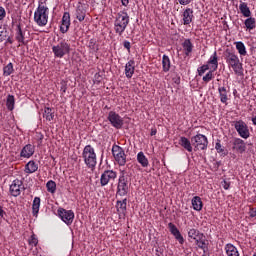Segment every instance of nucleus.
I'll return each mask as SVG.
<instances>
[{
    "label": "nucleus",
    "instance_id": "f257e3e1",
    "mask_svg": "<svg viewBox=\"0 0 256 256\" xmlns=\"http://www.w3.org/2000/svg\"><path fill=\"white\" fill-rule=\"evenodd\" d=\"M45 3V1L40 0L34 12V21L39 27H45L49 22V7Z\"/></svg>",
    "mask_w": 256,
    "mask_h": 256
},
{
    "label": "nucleus",
    "instance_id": "f03ea898",
    "mask_svg": "<svg viewBox=\"0 0 256 256\" xmlns=\"http://www.w3.org/2000/svg\"><path fill=\"white\" fill-rule=\"evenodd\" d=\"M127 25H129V14L126 11L118 12L114 20L115 34L121 37V35L125 33V29H127Z\"/></svg>",
    "mask_w": 256,
    "mask_h": 256
},
{
    "label": "nucleus",
    "instance_id": "7ed1b4c3",
    "mask_svg": "<svg viewBox=\"0 0 256 256\" xmlns=\"http://www.w3.org/2000/svg\"><path fill=\"white\" fill-rule=\"evenodd\" d=\"M82 158L88 169H95L97 167V153H95V148L91 145H86L82 151Z\"/></svg>",
    "mask_w": 256,
    "mask_h": 256
},
{
    "label": "nucleus",
    "instance_id": "20e7f679",
    "mask_svg": "<svg viewBox=\"0 0 256 256\" xmlns=\"http://www.w3.org/2000/svg\"><path fill=\"white\" fill-rule=\"evenodd\" d=\"M52 53H54V57L63 59L65 55L71 53V45L67 41L61 40L57 45L52 46Z\"/></svg>",
    "mask_w": 256,
    "mask_h": 256
},
{
    "label": "nucleus",
    "instance_id": "39448f33",
    "mask_svg": "<svg viewBox=\"0 0 256 256\" xmlns=\"http://www.w3.org/2000/svg\"><path fill=\"white\" fill-rule=\"evenodd\" d=\"M191 144L194 147V151H207L209 140L207 139V136L203 134H196L191 137Z\"/></svg>",
    "mask_w": 256,
    "mask_h": 256
},
{
    "label": "nucleus",
    "instance_id": "423d86ee",
    "mask_svg": "<svg viewBox=\"0 0 256 256\" xmlns=\"http://www.w3.org/2000/svg\"><path fill=\"white\" fill-rule=\"evenodd\" d=\"M112 155L120 167H125L127 164V154H125L123 147L114 144L112 146Z\"/></svg>",
    "mask_w": 256,
    "mask_h": 256
},
{
    "label": "nucleus",
    "instance_id": "0eeeda50",
    "mask_svg": "<svg viewBox=\"0 0 256 256\" xmlns=\"http://www.w3.org/2000/svg\"><path fill=\"white\" fill-rule=\"evenodd\" d=\"M129 193V180L127 176H125V172H122L118 178L116 195L119 197H125Z\"/></svg>",
    "mask_w": 256,
    "mask_h": 256
},
{
    "label": "nucleus",
    "instance_id": "6e6552de",
    "mask_svg": "<svg viewBox=\"0 0 256 256\" xmlns=\"http://www.w3.org/2000/svg\"><path fill=\"white\" fill-rule=\"evenodd\" d=\"M233 126L242 139H249L251 133L249 132V126H247V123L243 120H238L233 122Z\"/></svg>",
    "mask_w": 256,
    "mask_h": 256
},
{
    "label": "nucleus",
    "instance_id": "1a4fd4ad",
    "mask_svg": "<svg viewBox=\"0 0 256 256\" xmlns=\"http://www.w3.org/2000/svg\"><path fill=\"white\" fill-rule=\"evenodd\" d=\"M107 120L114 129H123L124 121L123 117L115 111H110L107 116Z\"/></svg>",
    "mask_w": 256,
    "mask_h": 256
},
{
    "label": "nucleus",
    "instance_id": "9d476101",
    "mask_svg": "<svg viewBox=\"0 0 256 256\" xmlns=\"http://www.w3.org/2000/svg\"><path fill=\"white\" fill-rule=\"evenodd\" d=\"M58 216L66 225H72L75 219V212L73 210H66L64 208H59L57 210Z\"/></svg>",
    "mask_w": 256,
    "mask_h": 256
},
{
    "label": "nucleus",
    "instance_id": "9b49d317",
    "mask_svg": "<svg viewBox=\"0 0 256 256\" xmlns=\"http://www.w3.org/2000/svg\"><path fill=\"white\" fill-rule=\"evenodd\" d=\"M117 179V172L114 170H105L100 176L101 187H107L111 181Z\"/></svg>",
    "mask_w": 256,
    "mask_h": 256
},
{
    "label": "nucleus",
    "instance_id": "f8f14e48",
    "mask_svg": "<svg viewBox=\"0 0 256 256\" xmlns=\"http://www.w3.org/2000/svg\"><path fill=\"white\" fill-rule=\"evenodd\" d=\"M15 41L18 43V47H22V45H28L29 43V41L25 39V32L21 28V24L16 25Z\"/></svg>",
    "mask_w": 256,
    "mask_h": 256
},
{
    "label": "nucleus",
    "instance_id": "ddd939ff",
    "mask_svg": "<svg viewBox=\"0 0 256 256\" xmlns=\"http://www.w3.org/2000/svg\"><path fill=\"white\" fill-rule=\"evenodd\" d=\"M232 150L236 153L243 154L247 151V144L241 138H234L232 141Z\"/></svg>",
    "mask_w": 256,
    "mask_h": 256
},
{
    "label": "nucleus",
    "instance_id": "4468645a",
    "mask_svg": "<svg viewBox=\"0 0 256 256\" xmlns=\"http://www.w3.org/2000/svg\"><path fill=\"white\" fill-rule=\"evenodd\" d=\"M168 229L171 235H173V237L176 239V241H178L180 245H183V243H185V238H183V235L179 231V228H177V226L173 224V222L168 223Z\"/></svg>",
    "mask_w": 256,
    "mask_h": 256
},
{
    "label": "nucleus",
    "instance_id": "2eb2a0df",
    "mask_svg": "<svg viewBox=\"0 0 256 256\" xmlns=\"http://www.w3.org/2000/svg\"><path fill=\"white\" fill-rule=\"evenodd\" d=\"M23 187V181L15 179L10 185V194L12 197H19L21 195V188Z\"/></svg>",
    "mask_w": 256,
    "mask_h": 256
},
{
    "label": "nucleus",
    "instance_id": "dca6fc26",
    "mask_svg": "<svg viewBox=\"0 0 256 256\" xmlns=\"http://www.w3.org/2000/svg\"><path fill=\"white\" fill-rule=\"evenodd\" d=\"M224 59L228 65V67H231L235 63H238L239 61H241V60H239V56H237V54H235V52H231L229 49H227L224 52Z\"/></svg>",
    "mask_w": 256,
    "mask_h": 256
},
{
    "label": "nucleus",
    "instance_id": "f3484780",
    "mask_svg": "<svg viewBox=\"0 0 256 256\" xmlns=\"http://www.w3.org/2000/svg\"><path fill=\"white\" fill-rule=\"evenodd\" d=\"M71 27V14L69 12H64L61 20L60 31L62 33H67Z\"/></svg>",
    "mask_w": 256,
    "mask_h": 256
},
{
    "label": "nucleus",
    "instance_id": "a211bd4d",
    "mask_svg": "<svg viewBox=\"0 0 256 256\" xmlns=\"http://www.w3.org/2000/svg\"><path fill=\"white\" fill-rule=\"evenodd\" d=\"M35 153V146L32 144H27L25 145L21 152H20V157H23L24 159H29V157H33Z\"/></svg>",
    "mask_w": 256,
    "mask_h": 256
},
{
    "label": "nucleus",
    "instance_id": "6ab92c4d",
    "mask_svg": "<svg viewBox=\"0 0 256 256\" xmlns=\"http://www.w3.org/2000/svg\"><path fill=\"white\" fill-rule=\"evenodd\" d=\"M193 17V10L186 8L182 13L183 25H191V23H193Z\"/></svg>",
    "mask_w": 256,
    "mask_h": 256
},
{
    "label": "nucleus",
    "instance_id": "aec40b11",
    "mask_svg": "<svg viewBox=\"0 0 256 256\" xmlns=\"http://www.w3.org/2000/svg\"><path fill=\"white\" fill-rule=\"evenodd\" d=\"M218 93L221 103H223L224 105H228L227 101H229V90H227V87L219 86Z\"/></svg>",
    "mask_w": 256,
    "mask_h": 256
},
{
    "label": "nucleus",
    "instance_id": "412c9836",
    "mask_svg": "<svg viewBox=\"0 0 256 256\" xmlns=\"http://www.w3.org/2000/svg\"><path fill=\"white\" fill-rule=\"evenodd\" d=\"M135 74V60H129L125 65V76L131 79Z\"/></svg>",
    "mask_w": 256,
    "mask_h": 256
},
{
    "label": "nucleus",
    "instance_id": "4be33fe9",
    "mask_svg": "<svg viewBox=\"0 0 256 256\" xmlns=\"http://www.w3.org/2000/svg\"><path fill=\"white\" fill-rule=\"evenodd\" d=\"M206 65H208V67L210 66L213 71H216L219 68V57L217 56V51L210 56Z\"/></svg>",
    "mask_w": 256,
    "mask_h": 256
},
{
    "label": "nucleus",
    "instance_id": "5701e85b",
    "mask_svg": "<svg viewBox=\"0 0 256 256\" xmlns=\"http://www.w3.org/2000/svg\"><path fill=\"white\" fill-rule=\"evenodd\" d=\"M179 145H181L183 149L188 151V153L193 152V144L191 143V140H189L187 137L185 136L180 137Z\"/></svg>",
    "mask_w": 256,
    "mask_h": 256
},
{
    "label": "nucleus",
    "instance_id": "b1692460",
    "mask_svg": "<svg viewBox=\"0 0 256 256\" xmlns=\"http://www.w3.org/2000/svg\"><path fill=\"white\" fill-rule=\"evenodd\" d=\"M228 67L229 69H233L235 75L238 77H245V74L243 73V63H241V60Z\"/></svg>",
    "mask_w": 256,
    "mask_h": 256
},
{
    "label": "nucleus",
    "instance_id": "393cba45",
    "mask_svg": "<svg viewBox=\"0 0 256 256\" xmlns=\"http://www.w3.org/2000/svg\"><path fill=\"white\" fill-rule=\"evenodd\" d=\"M188 237L189 239H192V241H196L198 239H203L205 235L201 233L198 229L191 228L188 230Z\"/></svg>",
    "mask_w": 256,
    "mask_h": 256
},
{
    "label": "nucleus",
    "instance_id": "a878e982",
    "mask_svg": "<svg viewBox=\"0 0 256 256\" xmlns=\"http://www.w3.org/2000/svg\"><path fill=\"white\" fill-rule=\"evenodd\" d=\"M116 207L118 213L125 215V213H127V198H124L123 200H118L116 202Z\"/></svg>",
    "mask_w": 256,
    "mask_h": 256
},
{
    "label": "nucleus",
    "instance_id": "bb28decb",
    "mask_svg": "<svg viewBox=\"0 0 256 256\" xmlns=\"http://www.w3.org/2000/svg\"><path fill=\"white\" fill-rule=\"evenodd\" d=\"M182 47L187 57H189L191 53H193V43H191L190 39L184 40V42L182 43Z\"/></svg>",
    "mask_w": 256,
    "mask_h": 256
},
{
    "label": "nucleus",
    "instance_id": "cd10ccee",
    "mask_svg": "<svg viewBox=\"0 0 256 256\" xmlns=\"http://www.w3.org/2000/svg\"><path fill=\"white\" fill-rule=\"evenodd\" d=\"M39 169V164L31 160L25 165V173L31 174L35 173Z\"/></svg>",
    "mask_w": 256,
    "mask_h": 256
},
{
    "label": "nucleus",
    "instance_id": "c85d7f7f",
    "mask_svg": "<svg viewBox=\"0 0 256 256\" xmlns=\"http://www.w3.org/2000/svg\"><path fill=\"white\" fill-rule=\"evenodd\" d=\"M41 207V198L35 197L32 203V215L37 217L39 215V208Z\"/></svg>",
    "mask_w": 256,
    "mask_h": 256
},
{
    "label": "nucleus",
    "instance_id": "c756f323",
    "mask_svg": "<svg viewBox=\"0 0 256 256\" xmlns=\"http://www.w3.org/2000/svg\"><path fill=\"white\" fill-rule=\"evenodd\" d=\"M137 161L141 164V167L147 168L149 167V159L145 156V153L142 151L137 154Z\"/></svg>",
    "mask_w": 256,
    "mask_h": 256
},
{
    "label": "nucleus",
    "instance_id": "7c9ffc66",
    "mask_svg": "<svg viewBox=\"0 0 256 256\" xmlns=\"http://www.w3.org/2000/svg\"><path fill=\"white\" fill-rule=\"evenodd\" d=\"M192 207L194 211H201L203 209V201L201 200V197L194 196L192 198Z\"/></svg>",
    "mask_w": 256,
    "mask_h": 256
},
{
    "label": "nucleus",
    "instance_id": "2f4dec72",
    "mask_svg": "<svg viewBox=\"0 0 256 256\" xmlns=\"http://www.w3.org/2000/svg\"><path fill=\"white\" fill-rule=\"evenodd\" d=\"M162 69L164 73H169L171 69V59H169V56L165 54L162 57Z\"/></svg>",
    "mask_w": 256,
    "mask_h": 256
},
{
    "label": "nucleus",
    "instance_id": "473e14b6",
    "mask_svg": "<svg viewBox=\"0 0 256 256\" xmlns=\"http://www.w3.org/2000/svg\"><path fill=\"white\" fill-rule=\"evenodd\" d=\"M226 255L228 256H239V251L237 250V247H235L233 244H227L225 246Z\"/></svg>",
    "mask_w": 256,
    "mask_h": 256
},
{
    "label": "nucleus",
    "instance_id": "72a5a7b5",
    "mask_svg": "<svg viewBox=\"0 0 256 256\" xmlns=\"http://www.w3.org/2000/svg\"><path fill=\"white\" fill-rule=\"evenodd\" d=\"M87 15V11H85V9H83L81 6H78L76 9V19H78V21L83 22L85 21V17Z\"/></svg>",
    "mask_w": 256,
    "mask_h": 256
},
{
    "label": "nucleus",
    "instance_id": "f704fd0d",
    "mask_svg": "<svg viewBox=\"0 0 256 256\" xmlns=\"http://www.w3.org/2000/svg\"><path fill=\"white\" fill-rule=\"evenodd\" d=\"M43 117L44 119H46V121H53V119L55 118V112H53V109L45 107Z\"/></svg>",
    "mask_w": 256,
    "mask_h": 256
},
{
    "label": "nucleus",
    "instance_id": "c9c22d12",
    "mask_svg": "<svg viewBox=\"0 0 256 256\" xmlns=\"http://www.w3.org/2000/svg\"><path fill=\"white\" fill-rule=\"evenodd\" d=\"M240 12L242 13L243 17H251V10L249 9V6H247V3L242 2L239 5Z\"/></svg>",
    "mask_w": 256,
    "mask_h": 256
},
{
    "label": "nucleus",
    "instance_id": "e433bc0d",
    "mask_svg": "<svg viewBox=\"0 0 256 256\" xmlns=\"http://www.w3.org/2000/svg\"><path fill=\"white\" fill-rule=\"evenodd\" d=\"M6 107L8 111H13L15 109V96L9 94L6 99Z\"/></svg>",
    "mask_w": 256,
    "mask_h": 256
},
{
    "label": "nucleus",
    "instance_id": "4c0bfd02",
    "mask_svg": "<svg viewBox=\"0 0 256 256\" xmlns=\"http://www.w3.org/2000/svg\"><path fill=\"white\" fill-rule=\"evenodd\" d=\"M244 25L246 27V29H249V31L255 29V18L249 16L245 22H244Z\"/></svg>",
    "mask_w": 256,
    "mask_h": 256
},
{
    "label": "nucleus",
    "instance_id": "58836bf2",
    "mask_svg": "<svg viewBox=\"0 0 256 256\" xmlns=\"http://www.w3.org/2000/svg\"><path fill=\"white\" fill-rule=\"evenodd\" d=\"M236 49L239 55L245 56L247 55V48H245V44L241 41L236 42Z\"/></svg>",
    "mask_w": 256,
    "mask_h": 256
},
{
    "label": "nucleus",
    "instance_id": "ea45409f",
    "mask_svg": "<svg viewBox=\"0 0 256 256\" xmlns=\"http://www.w3.org/2000/svg\"><path fill=\"white\" fill-rule=\"evenodd\" d=\"M46 189L48 193H55V191H57V183L53 180H49L46 183Z\"/></svg>",
    "mask_w": 256,
    "mask_h": 256
},
{
    "label": "nucleus",
    "instance_id": "a19ab883",
    "mask_svg": "<svg viewBox=\"0 0 256 256\" xmlns=\"http://www.w3.org/2000/svg\"><path fill=\"white\" fill-rule=\"evenodd\" d=\"M195 244L197 245V247H199V249H202V251H207V244L205 243V240H203V238H198L195 241Z\"/></svg>",
    "mask_w": 256,
    "mask_h": 256
},
{
    "label": "nucleus",
    "instance_id": "79ce46f5",
    "mask_svg": "<svg viewBox=\"0 0 256 256\" xmlns=\"http://www.w3.org/2000/svg\"><path fill=\"white\" fill-rule=\"evenodd\" d=\"M3 71H4V76L5 77H9V75H11L13 73V71H14L13 63L10 62L7 66H5L3 68Z\"/></svg>",
    "mask_w": 256,
    "mask_h": 256
},
{
    "label": "nucleus",
    "instance_id": "37998d69",
    "mask_svg": "<svg viewBox=\"0 0 256 256\" xmlns=\"http://www.w3.org/2000/svg\"><path fill=\"white\" fill-rule=\"evenodd\" d=\"M213 73H215V71L210 70L205 76H203L202 81H204V83H209L210 81H213L215 77Z\"/></svg>",
    "mask_w": 256,
    "mask_h": 256
},
{
    "label": "nucleus",
    "instance_id": "c03bdc74",
    "mask_svg": "<svg viewBox=\"0 0 256 256\" xmlns=\"http://www.w3.org/2000/svg\"><path fill=\"white\" fill-rule=\"evenodd\" d=\"M215 149H216L217 153H222L223 155H227V153H225V147H223V145H221V140H217V142L215 144Z\"/></svg>",
    "mask_w": 256,
    "mask_h": 256
},
{
    "label": "nucleus",
    "instance_id": "a18cd8bd",
    "mask_svg": "<svg viewBox=\"0 0 256 256\" xmlns=\"http://www.w3.org/2000/svg\"><path fill=\"white\" fill-rule=\"evenodd\" d=\"M199 77H203L205 75V71H209V65L204 64L197 69Z\"/></svg>",
    "mask_w": 256,
    "mask_h": 256
},
{
    "label": "nucleus",
    "instance_id": "49530a36",
    "mask_svg": "<svg viewBox=\"0 0 256 256\" xmlns=\"http://www.w3.org/2000/svg\"><path fill=\"white\" fill-rule=\"evenodd\" d=\"M38 243H39V240L37 239V236L35 234H32L29 239V245H34V247H37Z\"/></svg>",
    "mask_w": 256,
    "mask_h": 256
},
{
    "label": "nucleus",
    "instance_id": "de8ad7c7",
    "mask_svg": "<svg viewBox=\"0 0 256 256\" xmlns=\"http://www.w3.org/2000/svg\"><path fill=\"white\" fill-rule=\"evenodd\" d=\"M7 39V31L3 30V27H0V43H3Z\"/></svg>",
    "mask_w": 256,
    "mask_h": 256
},
{
    "label": "nucleus",
    "instance_id": "09e8293b",
    "mask_svg": "<svg viewBox=\"0 0 256 256\" xmlns=\"http://www.w3.org/2000/svg\"><path fill=\"white\" fill-rule=\"evenodd\" d=\"M5 17H7V11H5L3 6H0V21H3Z\"/></svg>",
    "mask_w": 256,
    "mask_h": 256
},
{
    "label": "nucleus",
    "instance_id": "8fccbe9b",
    "mask_svg": "<svg viewBox=\"0 0 256 256\" xmlns=\"http://www.w3.org/2000/svg\"><path fill=\"white\" fill-rule=\"evenodd\" d=\"M101 81H103V77L101 76V74L96 73L94 76V83L99 85V83H101Z\"/></svg>",
    "mask_w": 256,
    "mask_h": 256
},
{
    "label": "nucleus",
    "instance_id": "3c124183",
    "mask_svg": "<svg viewBox=\"0 0 256 256\" xmlns=\"http://www.w3.org/2000/svg\"><path fill=\"white\" fill-rule=\"evenodd\" d=\"M123 47L124 49H127L128 53H131V42L124 40Z\"/></svg>",
    "mask_w": 256,
    "mask_h": 256
},
{
    "label": "nucleus",
    "instance_id": "603ef678",
    "mask_svg": "<svg viewBox=\"0 0 256 256\" xmlns=\"http://www.w3.org/2000/svg\"><path fill=\"white\" fill-rule=\"evenodd\" d=\"M88 47L90 48V49H96V51L99 49V48H97V43L95 42V40H93V39H91L90 41H89V45H88Z\"/></svg>",
    "mask_w": 256,
    "mask_h": 256
},
{
    "label": "nucleus",
    "instance_id": "864d4df0",
    "mask_svg": "<svg viewBox=\"0 0 256 256\" xmlns=\"http://www.w3.org/2000/svg\"><path fill=\"white\" fill-rule=\"evenodd\" d=\"M60 91H62V93H67V82L64 80L61 81Z\"/></svg>",
    "mask_w": 256,
    "mask_h": 256
},
{
    "label": "nucleus",
    "instance_id": "5fc2aeb1",
    "mask_svg": "<svg viewBox=\"0 0 256 256\" xmlns=\"http://www.w3.org/2000/svg\"><path fill=\"white\" fill-rule=\"evenodd\" d=\"M193 2V0H178V3L180 4V5H189L190 3H192Z\"/></svg>",
    "mask_w": 256,
    "mask_h": 256
},
{
    "label": "nucleus",
    "instance_id": "6e6d98bb",
    "mask_svg": "<svg viewBox=\"0 0 256 256\" xmlns=\"http://www.w3.org/2000/svg\"><path fill=\"white\" fill-rule=\"evenodd\" d=\"M222 187H223V189H225V191H227L229 189V187H231V184L224 180L222 182Z\"/></svg>",
    "mask_w": 256,
    "mask_h": 256
},
{
    "label": "nucleus",
    "instance_id": "4d7b16f0",
    "mask_svg": "<svg viewBox=\"0 0 256 256\" xmlns=\"http://www.w3.org/2000/svg\"><path fill=\"white\" fill-rule=\"evenodd\" d=\"M249 215L251 218L256 217V208H250Z\"/></svg>",
    "mask_w": 256,
    "mask_h": 256
},
{
    "label": "nucleus",
    "instance_id": "13d9d810",
    "mask_svg": "<svg viewBox=\"0 0 256 256\" xmlns=\"http://www.w3.org/2000/svg\"><path fill=\"white\" fill-rule=\"evenodd\" d=\"M5 215H7V213L3 210V207L0 206V217H5Z\"/></svg>",
    "mask_w": 256,
    "mask_h": 256
},
{
    "label": "nucleus",
    "instance_id": "bf43d9fd",
    "mask_svg": "<svg viewBox=\"0 0 256 256\" xmlns=\"http://www.w3.org/2000/svg\"><path fill=\"white\" fill-rule=\"evenodd\" d=\"M6 43H9L10 45H13V43H14L13 38L8 37L7 40H6Z\"/></svg>",
    "mask_w": 256,
    "mask_h": 256
},
{
    "label": "nucleus",
    "instance_id": "052dcab7",
    "mask_svg": "<svg viewBox=\"0 0 256 256\" xmlns=\"http://www.w3.org/2000/svg\"><path fill=\"white\" fill-rule=\"evenodd\" d=\"M121 3L124 7H127V5H129V0H121Z\"/></svg>",
    "mask_w": 256,
    "mask_h": 256
},
{
    "label": "nucleus",
    "instance_id": "680f3d73",
    "mask_svg": "<svg viewBox=\"0 0 256 256\" xmlns=\"http://www.w3.org/2000/svg\"><path fill=\"white\" fill-rule=\"evenodd\" d=\"M151 137L157 135V129H152L150 132Z\"/></svg>",
    "mask_w": 256,
    "mask_h": 256
},
{
    "label": "nucleus",
    "instance_id": "e2e57ef3",
    "mask_svg": "<svg viewBox=\"0 0 256 256\" xmlns=\"http://www.w3.org/2000/svg\"><path fill=\"white\" fill-rule=\"evenodd\" d=\"M252 123H253V125H255V127H256V116L252 118Z\"/></svg>",
    "mask_w": 256,
    "mask_h": 256
},
{
    "label": "nucleus",
    "instance_id": "0e129e2a",
    "mask_svg": "<svg viewBox=\"0 0 256 256\" xmlns=\"http://www.w3.org/2000/svg\"><path fill=\"white\" fill-rule=\"evenodd\" d=\"M217 167H221V162H216Z\"/></svg>",
    "mask_w": 256,
    "mask_h": 256
},
{
    "label": "nucleus",
    "instance_id": "69168bd1",
    "mask_svg": "<svg viewBox=\"0 0 256 256\" xmlns=\"http://www.w3.org/2000/svg\"><path fill=\"white\" fill-rule=\"evenodd\" d=\"M42 139H43V134H41V136H40V141H42Z\"/></svg>",
    "mask_w": 256,
    "mask_h": 256
},
{
    "label": "nucleus",
    "instance_id": "338daca9",
    "mask_svg": "<svg viewBox=\"0 0 256 256\" xmlns=\"http://www.w3.org/2000/svg\"><path fill=\"white\" fill-rule=\"evenodd\" d=\"M253 256H256V254H254Z\"/></svg>",
    "mask_w": 256,
    "mask_h": 256
}]
</instances>
